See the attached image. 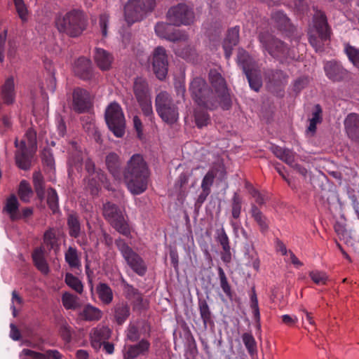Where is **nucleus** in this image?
<instances>
[{"label": "nucleus", "mask_w": 359, "mask_h": 359, "mask_svg": "<svg viewBox=\"0 0 359 359\" xmlns=\"http://www.w3.org/2000/svg\"><path fill=\"white\" fill-rule=\"evenodd\" d=\"M32 182L38 199L43 201L45 198V182L41 172L36 171L33 173Z\"/></svg>", "instance_id": "obj_37"}, {"label": "nucleus", "mask_w": 359, "mask_h": 359, "mask_svg": "<svg viewBox=\"0 0 359 359\" xmlns=\"http://www.w3.org/2000/svg\"><path fill=\"white\" fill-rule=\"evenodd\" d=\"M245 75L250 88L255 92H259L262 86V79L259 71L257 69Z\"/></svg>", "instance_id": "obj_46"}, {"label": "nucleus", "mask_w": 359, "mask_h": 359, "mask_svg": "<svg viewBox=\"0 0 359 359\" xmlns=\"http://www.w3.org/2000/svg\"><path fill=\"white\" fill-rule=\"evenodd\" d=\"M114 243L129 267L138 276H144L147 271V266L142 257L124 239L119 237Z\"/></svg>", "instance_id": "obj_11"}, {"label": "nucleus", "mask_w": 359, "mask_h": 359, "mask_svg": "<svg viewBox=\"0 0 359 359\" xmlns=\"http://www.w3.org/2000/svg\"><path fill=\"white\" fill-rule=\"evenodd\" d=\"M32 258L34 265L41 273L44 275L49 273L50 269L45 257V249L43 247L36 248L32 253Z\"/></svg>", "instance_id": "obj_29"}, {"label": "nucleus", "mask_w": 359, "mask_h": 359, "mask_svg": "<svg viewBox=\"0 0 359 359\" xmlns=\"http://www.w3.org/2000/svg\"><path fill=\"white\" fill-rule=\"evenodd\" d=\"M189 92L194 103L206 110L213 111L219 105L213 90L201 76L193 78L189 83Z\"/></svg>", "instance_id": "obj_3"}, {"label": "nucleus", "mask_w": 359, "mask_h": 359, "mask_svg": "<svg viewBox=\"0 0 359 359\" xmlns=\"http://www.w3.org/2000/svg\"><path fill=\"white\" fill-rule=\"evenodd\" d=\"M1 95L4 103L7 105L13 104L15 99V83L13 76H10L5 81L1 88Z\"/></svg>", "instance_id": "obj_30"}, {"label": "nucleus", "mask_w": 359, "mask_h": 359, "mask_svg": "<svg viewBox=\"0 0 359 359\" xmlns=\"http://www.w3.org/2000/svg\"><path fill=\"white\" fill-rule=\"evenodd\" d=\"M95 62L102 71H108L111 69L114 57L111 53L100 48H96L94 55Z\"/></svg>", "instance_id": "obj_26"}, {"label": "nucleus", "mask_w": 359, "mask_h": 359, "mask_svg": "<svg viewBox=\"0 0 359 359\" xmlns=\"http://www.w3.org/2000/svg\"><path fill=\"white\" fill-rule=\"evenodd\" d=\"M322 109L320 104L315 106V111L312 114V118L309 120L308 130L313 134L316 131V125L322 121Z\"/></svg>", "instance_id": "obj_52"}, {"label": "nucleus", "mask_w": 359, "mask_h": 359, "mask_svg": "<svg viewBox=\"0 0 359 359\" xmlns=\"http://www.w3.org/2000/svg\"><path fill=\"white\" fill-rule=\"evenodd\" d=\"M65 282L67 286L75 292L81 294L83 290V285L80 279L71 273H66Z\"/></svg>", "instance_id": "obj_48"}, {"label": "nucleus", "mask_w": 359, "mask_h": 359, "mask_svg": "<svg viewBox=\"0 0 359 359\" xmlns=\"http://www.w3.org/2000/svg\"><path fill=\"white\" fill-rule=\"evenodd\" d=\"M43 243L47 246L49 251L53 250L57 252L60 249L58 239L56 237L54 229L49 228L47 229L43 236Z\"/></svg>", "instance_id": "obj_40"}, {"label": "nucleus", "mask_w": 359, "mask_h": 359, "mask_svg": "<svg viewBox=\"0 0 359 359\" xmlns=\"http://www.w3.org/2000/svg\"><path fill=\"white\" fill-rule=\"evenodd\" d=\"M72 70L75 76L84 81H92L95 76L92 61L83 56L74 61Z\"/></svg>", "instance_id": "obj_16"}, {"label": "nucleus", "mask_w": 359, "mask_h": 359, "mask_svg": "<svg viewBox=\"0 0 359 359\" xmlns=\"http://www.w3.org/2000/svg\"><path fill=\"white\" fill-rule=\"evenodd\" d=\"M165 17L172 26H189L195 21L194 6L190 3H178L169 8Z\"/></svg>", "instance_id": "obj_9"}, {"label": "nucleus", "mask_w": 359, "mask_h": 359, "mask_svg": "<svg viewBox=\"0 0 359 359\" xmlns=\"http://www.w3.org/2000/svg\"><path fill=\"white\" fill-rule=\"evenodd\" d=\"M77 297L69 293L65 292L62 297L63 306L67 309H75L77 306Z\"/></svg>", "instance_id": "obj_58"}, {"label": "nucleus", "mask_w": 359, "mask_h": 359, "mask_svg": "<svg viewBox=\"0 0 359 359\" xmlns=\"http://www.w3.org/2000/svg\"><path fill=\"white\" fill-rule=\"evenodd\" d=\"M90 108V95L88 92L80 87L75 88L72 93V109L82 114Z\"/></svg>", "instance_id": "obj_19"}, {"label": "nucleus", "mask_w": 359, "mask_h": 359, "mask_svg": "<svg viewBox=\"0 0 359 359\" xmlns=\"http://www.w3.org/2000/svg\"><path fill=\"white\" fill-rule=\"evenodd\" d=\"M216 241L221 245L223 250L221 255L222 260L226 264L230 263L231 262V247L229 237L224 228L217 231Z\"/></svg>", "instance_id": "obj_28"}, {"label": "nucleus", "mask_w": 359, "mask_h": 359, "mask_svg": "<svg viewBox=\"0 0 359 359\" xmlns=\"http://www.w3.org/2000/svg\"><path fill=\"white\" fill-rule=\"evenodd\" d=\"M149 341L142 339L137 344L129 345L127 348H125L124 359H135L139 356L146 355L149 353Z\"/></svg>", "instance_id": "obj_24"}, {"label": "nucleus", "mask_w": 359, "mask_h": 359, "mask_svg": "<svg viewBox=\"0 0 359 359\" xmlns=\"http://www.w3.org/2000/svg\"><path fill=\"white\" fill-rule=\"evenodd\" d=\"M54 24L60 34L76 38L86 29L88 18L82 10L73 8L57 13L55 16Z\"/></svg>", "instance_id": "obj_2"}, {"label": "nucleus", "mask_w": 359, "mask_h": 359, "mask_svg": "<svg viewBox=\"0 0 359 359\" xmlns=\"http://www.w3.org/2000/svg\"><path fill=\"white\" fill-rule=\"evenodd\" d=\"M100 301L104 305L110 304L114 299L113 290L105 283H99L95 288Z\"/></svg>", "instance_id": "obj_34"}, {"label": "nucleus", "mask_w": 359, "mask_h": 359, "mask_svg": "<svg viewBox=\"0 0 359 359\" xmlns=\"http://www.w3.org/2000/svg\"><path fill=\"white\" fill-rule=\"evenodd\" d=\"M245 255L248 259L247 265L252 266L255 271H258L259 269L260 261L258 255L252 245L250 247L248 246L246 248Z\"/></svg>", "instance_id": "obj_49"}, {"label": "nucleus", "mask_w": 359, "mask_h": 359, "mask_svg": "<svg viewBox=\"0 0 359 359\" xmlns=\"http://www.w3.org/2000/svg\"><path fill=\"white\" fill-rule=\"evenodd\" d=\"M249 306L252 314H260V311L258 304L257 294L255 290V286L253 285L249 292Z\"/></svg>", "instance_id": "obj_57"}, {"label": "nucleus", "mask_w": 359, "mask_h": 359, "mask_svg": "<svg viewBox=\"0 0 359 359\" xmlns=\"http://www.w3.org/2000/svg\"><path fill=\"white\" fill-rule=\"evenodd\" d=\"M85 170L88 174V176L96 175V177L102 182H104L107 177L106 174L101 169H96L95 164L93 161L88 158L85 161Z\"/></svg>", "instance_id": "obj_44"}, {"label": "nucleus", "mask_w": 359, "mask_h": 359, "mask_svg": "<svg viewBox=\"0 0 359 359\" xmlns=\"http://www.w3.org/2000/svg\"><path fill=\"white\" fill-rule=\"evenodd\" d=\"M25 355L36 359H62V355L57 350L49 349L44 353H39L29 349H24Z\"/></svg>", "instance_id": "obj_41"}, {"label": "nucleus", "mask_w": 359, "mask_h": 359, "mask_svg": "<svg viewBox=\"0 0 359 359\" xmlns=\"http://www.w3.org/2000/svg\"><path fill=\"white\" fill-rule=\"evenodd\" d=\"M32 194L33 191L29 183L25 180H22L18 189V195L20 200L25 203L29 202Z\"/></svg>", "instance_id": "obj_51"}, {"label": "nucleus", "mask_w": 359, "mask_h": 359, "mask_svg": "<svg viewBox=\"0 0 359 359\" xmlns=\"http://www.w3.org/2000/svg\"><path fill=\"white\" fill-rule=\"evenodd\" d=\"M271 19L276 28L288 36H292L297 31V28L291 22V20L281 10L273 12Z\"/></svg>", "instance_id": "obj_20"}, {"label": "nucleus", "mask_w": 359, "mask_h": 359, "mask_svg": "<svg viewBox=\"0 0 359 359\" xmlns=\"http://www.w3.org/2000/svg\"><path fill=\"white\" fill-rule=\"evenodd\" d=\"M156 111L160 118L166 123L172 125L179 118L178 107L171 95L166 91H161L155 98Z\"/></svg>", "instance_id": "obj_10"}, {"label": "nucleus", "mask_w": 359, "mask_h": 359, "mask_svg": "<svg viewBox=\"0 0 359 359\" xmlns=\"http://www.w3.org/2000/svg\"><path fill=\"white\" fill-rule=\"evenodd\" d=\"M250 213L252 217L259 226L260 231L262 233L268 231L269 229V220L256 205H251Z\"/></svg>", "instance_id": "obj_35"}, {"label": "nucleus", "mask_w": 359, "mask_h": 359, "mask_svg": "<svg viewBox=\"0 0 359 359\" xmlns=\"http://www.w3.org/2000/svg\"><path fill=\"white\" fill-rule=\"evenodd\" d=\"M315 13L312 18V25L309 26L307 35L310 44L316 51L323 48L324 43L329 40L332 29L328 24L324 11L313 8Z\"/></svg>", "instance_id": "obj_4"}, {"label": "nucleus", "mask_w": 359, "mask_h": 359, "mask_svg": "<svg viewBox=\"0 0 359 359\" xmlns=\"http://www.w3.org/2000/svg\"><path fill=\"white\" fill-rule=\"evenodd\" d=\"M242 340L248 353L251 356H253L257 353V342L251 333H243L242 335Z\"/></svg>", "instance_id": "obj_50"}, {"label": "nucleus", "mask_w": 359, "mask_h": 359, "mask_svg": "<svg viewBox=\"0 0 359 359\" xmlns=\"http://www.w3.org/2000/svg\"><path fill=\"white\" fill-rule=\"evenodd\" d=\"M149 332L150 325L145 320H133L126 330V338L130 341H136L142 337L149 335Z\"/></svg>", "instance_id": "obj_18"}, {"label": "nucleus", "mask_w": 359, "mask_h": 359, "mask_svg": "<svg viewBox=\"0 0 359 359\" xmlns=\"http://www.w3.org/2000/svg\"><path fill=\"white\" fill-rule=\"evenodd\" d=\"M71 148L69 151L67 165L69 170L70 168H75L78 172L82 169L83 161V155L81 147L76 142L72 141L70 142Z\"/></svg>", "instance_id": "obj_22"}, {"label": "nucleus", "mask_w": 359, "mask_h": 359, "mask_svg": "<svg viewBox=\"0 0 359 359\" xmlns=\"http://www.w3.org/2000/svg\"><path fill=\"white\" fill-rule=\"evenodd\" d=\"M205 109H196L194 111V121L198 128L207 126L210 123V116Z\"/></svg>", "instance_id": "obj_43"}, {"label": "nucleus", "mask_w": 359, "mask_h": 359, "mask_svg": "<svg viewBox=\"0 0 359 359\" xmlns=\"http://www.w3.org/2000/svg\"><path fill=\"white\" fill-rule=\"evenodd\" d=\"M104 118L109 129L117 137L125 134L126 120L121 105L116 102L110 103L105 109Z\"/></svg>", "instance_id": "obj_12"}, {"label": "nucleus", "mask_w": 359, "mask_h": 359, "mask_svg": "<svg viewBox=\"0 0 359 359\" xmlns=\"http://www.w3.org/2000/svg\"><path fill=\"white\" fill-rule=\"evenodd\" d=\"M309 276L311 280L317 285H325L328 280V276L325 272L317 270L311 271L309 273Z\"/></svg>", "instance_id": "obj_62"}, {"label": "nucleus", "mask_w": 359, "mask_h": 359, "mask_svg": "<svg viewBox=\"0 0 359 359\" xmlns=\"http://www.w3.org/2000/svg\"><path fill=\"white\" fill-rule=\"evenodd\" d=\"M46 203L53 215L60 212L59 196L53 187L47 189Z\"/></svg>", "instance_id": "obj_42"}, {"label": "nucleus", "mask_w": 359, "mask_h": 359, "mask_svg": "<svg viewBox=\"0 0 359 359\" xmlns=\"http://www.w3.org/2000/svg\"><path fill=\"white\" fill-rule=\"evenodd\" d=\"M105 165L109 172L115 180H121L123 174L122 161L115 152H109L105 156Z\"/></svg>", "instance_id": "obj_21"}, {"label": "nucleus", "mask_w": 359, "mask_h": 359, "mask_svg": "<svg viewBox=\"0 0 359 359\" xmlns=\"http://www.w3.org/2000/svg\"><path fill=\"white\" fill-rule=\"evenodd\" d=\"M239 26L231 27L227 30L226 37L224 39L222 47L225 57L229 60L232 55L233 47L239 42Z\"/></svg>", "instance_id": "obj_23"}, {"label": "nucleus", "mask_w": 359, "mask_h": 359, "mask_svg": "<svg viewBox=\"0 0 359 359\" xmlns=\"http://www.w3.org/2000/svg\"><path fill=\"white\" fill-rule=\"evenodd\" d=\"M345 53L348 60L359 69V49L347 44L345 46Z\"/></svg>", "instance_id": "obj_56"}, {"label": "nucleus", "mask_w": 359, "mask_h": 359, "mask_svg": "<svg viewBox=\"0 0 359 359\" xmlns=\"http://www.w3.org/2000/svg\"><path fill=\"white\" fill-rule=\"evenodd\" d=\"M60 335L62 338V339L67 342L69 343L72 341V327L68 325L67 323L63 324L60 327Z\"/></svg>", "instance_id": "obj_64"}, {"label": "nucleus", "mask_w": 359, "mask_h": 359, "mask_svg": "<svg viewBox=\"0 0 359 359\" xmlns=\"http://www.w3.org/2000/svg\"><path fill=\"white\" fill-rule=\"evenodd\" d=\"M156 6V0H128L124 6L125 20L130 26L142 20Z\"/></svg>", "instance_id": "obj_8"}, {"label": "nucleus", "mask_w": 359, "mask_h": 359, "mask_svg": "<svg viewBox=\"0 0 359 359\" xmlns=\"http://www.w3.org/2000/svg\"><path fill=\"white\" fill-rule=\"evenodd\" d=\"M65 262L71 269H79L81 266V260L76 248L69 246L65 253Z\"/></svg>", "instance_id": "obj_38"}, {"label": "nucleus", "mask_w": 359, "mask_h": 359, "mask_svg": "<svg viewBox=\"0 0 359 359\" xmlns=\"http://www.w3.org/2000/svg\"><path fill=\"white\" fill-rule=\"evenodd\" d=\"M265 80L269 88H276L286 84L288 76L280 69H268L264 72Z\"/></svg>", "instance_id": "obj_25"}, {"label": "nucleus", "mask_w": 359, "mask_h": 359, "mask_svg": "<svg viewBox=\"0 0 359 359\" xmlns=\"http://www.w3.org/2000/svg\"><path fill=\"white\" fill-rule=\"evenodd\" d=\"M41 161L43 165L50 170H55V159L51 149L46 147L41 152Z\"/></svg>", "instance_id": "obj_54"}, {"label": "nucleus", "mask_w": 359, "mask_h": 359, "mask_svg": "<svg viewBox=\"0 0 359 359\" xmlns=\"http://www.w3.org/2000/svg\"><path fill=\"white\" fill-rule=\"evenodd\" d=\"M211 193L210 191L202 189L201 194L198 195L194 203V209L196 211H199L201 208L203 204L206 201L207 197Z\"/></svg>", "instance_id": "obj_63"}, {"label": "nucleus", "mask_w": 359, "mask_h": 359, "mask_svg": "<svg viewBox=\"0 0 359 359\" xmlns=\"http://www.w3.org/2000/svg\"><path fill=\"white\" fill-rule=\"evenodd\" d=\"M16 165L21 170H28L32 165V156L28 151H16L15 154Z\"/></svg>", "instance_id": "obj_39"}, {"label": "nucleus", "mask_w": 359, "mask_h": 359, "mask_svg": "<svg viewBox=\"0 0 359 359\" xmlns=\"http://www.w3.org/2000/svg\"><path fill=\"white\" fill-rule=\"evenodd\" d=\"M111 336V330L107 327H97L90 334L91 343L94 347H100L102 342L107 341Z\"/></svg>", "instance_id": "obj_33"}, {"label": "nucleus", "mask_w": 359, "mask_h": 359, "mask_svg": "<svg viewBox=\"0 0 359 359\" xmlns=\"http://www.w3.org/2000/svg\"><path fill=\"white\" fill-rule=\"evenodd\" d=\"M19 202L14 194H11L7 199L3 211L6 212L12 221L20 219V212L19 211Z\"/></svg>", "instance_id": "obj_32"}, {"label": "nucleus", "mask_w": 359, "mask_h": 359, "mask_svg": "<svg viewBox=\"0 0 359 359\" xmlns=\"http://www.w3.org/2000/svg\"><path fill=\"white\" fill-rule=\"evenodd\" d=\"M102 215L118 233L127 238L131 237V229L127 217L116 204L110 201L103 203Z\"/></svg>", "instance_id": "obj_5"}, {"label": "nucleus", "mask_w": 359, "mask_h": 359, "mask_svg": "<svg viewBox=\"0 0 359 359\" xmlns=\"http://www.w3.org/2000/svg\"><path fill=\"white\" fill-rule=\"evenodd\" d=\"M344 126L348 137L359 142V114H348L344 121Z\"/></svg>", "instance_id": "obj_27"}, {"label": "nucleus", "mask_w": 359, "mask_h": 359, "mask_svg": "<svg viewBox=\"0 0 359 359\" xmlns=\"http://www.w3.org/2000/svg\"><path fill=\"white\" fill-rule=\"evenodd\" d=\"M258 41L262 48L275 59L286 60L291 56L289 45L267 31L259 33Z\"/></svg>", "instance_id": "obj_7"}, {"label": "nucleus", "mask_w": 359, "mask_h": 359, "mask_svg": "<svg viewBox=\"0 0 359 359\" xmlns=\"http://www.w3.org/2000/svg\"><path fill=\"white\" fill-rule=\"evenodd\" d=\"M215 177L216 172L214 170H208V172L205 174V175L203 177L202 180L201 185V189H205L211 191V187L214 183Z\"/></svg>", "instance_id": "obj_59"}, {"label": "nucleus", "mask_w": 359, "mask_h": 359, "mask_svg": "<svg viewBox=\"0 0 359 359\" xmlns=\"http://www.w3.org/2000/svg\"><path fill=\"white\" fill-rule=\"evenodd\" d=\"M208 80L217 95L219 106L223 110H229L232 102L225 79L218 70L211 69L208 73Z\"/></svg>", "instance_id": "obj_13"}, {"label": "nucleus", "mask_w": 359, "mask_h": 359, "mask_svg": "<svg viewBox=\"0 0 359 359\" xmlns=\"http://www.w3.org/2000/svg\"><path fill=\"white\" fill-rule=\"evenodd\" d=\"M243 205V198L238 192H234L231 200V215L235 219L240 218Z\"/></svg>", "instance_id": "obj_45"}, {"label": "nucleus", "mask_w": 359, "mask_h": 359, "mask_svg": "<svg viewBox=\"0 0 359 359\" xmlns=\"http://www.w3.org/2000/svg\"><path fill=\"white\" fill-rule=\"evenodd\" d=\"M237 62L245 74L257 70L255 69V61L248 53L244 50H239L237 56Z\"/></svg>", "instance_id": "obj_31"}, {"label": "nucleus", "mask_w": 359, "mask_h": 359, "mask_svg": "<svg viewBox=\"0 0 359 359\" xmlns=\"http://www.w3.org/2000/svg\"><path fill=\"white\" fill-rule=\"evenodd\" d=\"M334 229L341 241H344L345 243L351 242V237L350 232L346 229V225L344 223L336 222L334 225Z\"/></svg>", "instance_id": "obj_53"}, {"label": "nucleus", "mask_w": 359, "mask_h": 359, "mask_svg": "<svg viewBox=\"0 0 359 359\" xmlns=\"http://www.w3.org/2000/svg\"><path fill=\"white\" fill-rule=\"evenodd\" d=\"M16 12L22 23L28 20V10L23 0H13Z\"/></svg>", "instance_id": "obj_55"}, {"label": "nucleus", "mask_w": 359, "mask_h": 359, "mask_svg": "<svg viewBox=\"0 0 359 359\" xmlns=\"http://www.w3.org/2000/svg\"><path fill=\"white\" fill-rule=\"evenodd\" d=\"M170 22H158L156 24L154 30L158 36L165 39L169 41H187L188 35L180 30H175L171 28Z\"/></svg>", "instance_id": "obj_15"}, {"label": "nucleus", "mask_w": 359, "mask_h": 359, "mask_svg": "<svg viewBox=\"0 0 359 359\" xmlns=\"http://www.w3.org/2000/svg\"><path fill=\"white\" fill-rule=\"evenodd\" d=\"M84 180L87 182V188L90 190L91 194H97L100 189V182H102L96 177V175L88 176L84 178Z\"/></svg>", "instance_id": "obj_61"}, {"label": "nucleus", "mask_w": 359, "mask_h": 359, "mask_svg": "<svg viewBox=\"0 0 359 359\" xmlns=\"http://www.w3.org/2000/svg\"><path fill=\"white\" fill-rule=\"evenodd\" d=\"M310 82V78L308 76H302L294 80L293 83V91L299 94L303 89L306 88Z\"/></svg>", "instance_id": "obj_60"}, {"label": "nucleus", "mask_w": 359, "mask_h": 359, "mask_svg": "<svg viewBox=\"0 0 359 359\" xmlns=\"http://www.w3.org/2000/svg\"><path fill=\"white\" fill-rule=\"evenodd\" d=\"M67 224L69 236L74 238L79 237L81 234V222L77 213L72 212L68 214Z\"/></svg>", "instance_id": "obj_36"}, {"label": "nucleus", "mask_w": 359, "mask_h": 359, "mask_svg": "<svg viewBox=\"0 0 359 359\" xmlns=\"http://www.w3.org/2000/svg\"><path fill=\"white\" fill-rule=\"evenodd\" d=\"M133 91L135 99L145 118L154 123V113L152 108L151 90L145 78L137 77L133 85Z\"/></svg>", "instance_id": "obj_6"}, {"label": "nucleus", "mask_w": 359, "mask_h": 359, "mask_svg": "<svg viewBox=\"0 0 359 359\" xmlns=\"http://www.w3.org/2000/svg\"><path fill=\"white\" fill-rule=\"evenodd\" d=\"M217 271L219 278L220 287L222 291L224 292V294L229 299H232L233 292L231 290L230 284L229 283L227 277L223 269L221 266H218Z\"/></svg>", "instance_id": "obj_47"}, {"label": "nucleus", "mask_w": 359, "mask_h": 359, "mask_svg": "<svg viewBox=\"0 0 359 359\" xmlns=\"http://www.w3.org/2000/svg\"><path fill=\"white\" fill-rule=\"evenodd\" d=\"M324 70L327 77L333 82H340L350 78V72L339 62L335 60L327 62Z\"/></svg>", "instance_id": "obj_17"}, {"label": "nucleus", "mask_w": 359, "mask_h": 359, "mask_svg": "<svg viewBox=\"0 0 359 359\" xmlns=\"http://www.w3.org/2000/svg\"><path fill=\"white\" fill-rule=\"evenodd\" d=\"M149 170L143 156L133 154L123 168L122 177L128 190L133 195H139L147 189Z\"/></svg>", "instance_id": "obj_1"}, {"label": "nucleus", "mask_w": 359, "mask_h": 359, "mask_svg": "<svg viewBox=\"0 0 359 359\" xmlns=\"http://www.w3.org/2000/svg\"><path fill=\"white\" fill-rule=\"evenodd\" d=\"M151 57L154 74L159 80H164L168 72V58L166 50L163 46H157L154 48Z\"/></svg>", "instance_id": "obj_14"}]
</instances>
